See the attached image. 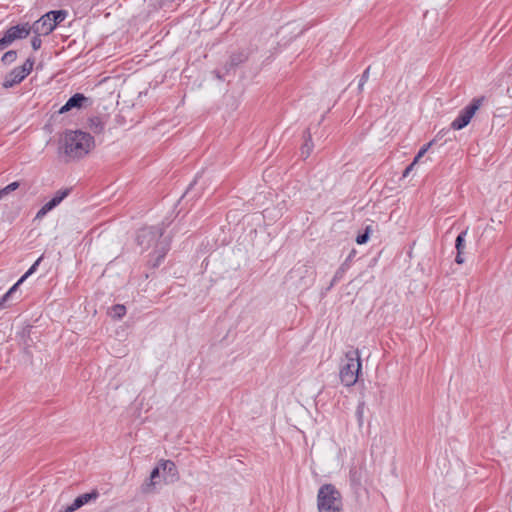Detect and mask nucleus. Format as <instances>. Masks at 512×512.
Instances as JSON below:
<instances>
[{
    "instance_id": "nucleus-1",
    "label": "nucleus",
    "mask_w": 512,
    "mask_h": 512,
    "mask_svg": "<svg viewBox=\"0 0 512 512\" xmlns=\"http://www.w3.org/2000/svg\"><path fill=\"white\" fill-rule=\"evenodd\" d=\"M64 153L70 159L87 155L94 147V138L81 130L67 131L63 139Z\"/></svg>"
},
{
    "instance_id": "nucleus-2",
    "label": "nucleus",
    "mask_w": 512,
    "mask_h": 512,
    "mask_svg": "<svg viewBox=\"0 0 512 512\" xmlns=\"http://www.w3.org/2000/svg\"><path fill=\"white\" fill-rule=\"evenodd\" d=\"M162 236L163 229L158 226L143 228L137 234V243L140 247L149 249L155 246L156 263L154 266L159 265L169 250V244L165 240H161Z\"/></svg>"
},
{
    "instance_id": "nucleus-3",
    "label": "nucleus",
    "mask_w": 512,
    "mask_h": 512,
    "mask_svg": "<svg viewBox=\"0 0 512 512\" xmlns=\"http://www.w3.org/2000/svg\"><path fill=\"white\" fill-rule=\"evenodd\" d=\"M317 508L319 512H342L341 495L332 484H325L319 488Z\"/></svg>"
},
{
    "instance_id": "nucleus-4",
    "label": "nucleus",
    "mask_w": 512,
    "mask_h": 512,
    "mask_svg": "<svg viewBox=\"0 0 512 512\" xmlns=\"http://www.w3.org/2000/svg\"><path fill=\"white\" fill-rule=\"evenodd\" d=\"M360 370L361 360L358 350L348 351L339 373L342 384L347 387L354 385L358 380Z\"/></svg>"
},
{
    "instance_id": "nucleus-5",
    "label": "nucleus",
    "mask_w": 512,
    "mask_h": 512,
    "mask_svg": "<svg viewBox=\"0 0 512 512\" xmlns=\"http://www.w3.org/2000/svg\"><path fill=\"white\" fill-rule=\"evenodd\" d=\"M486 100L485 96L473 98L470 104L462 109L459 115L453 120L451 128L453 130H461L466 127L475 115L476 111L479 110Z\"/></svg>"
},
{
    "instance_id": "nucleus-6",
    "label": "nucleus",
    "mask_w": 512,
    "mask_h": 512,
    "mask_svg": "<svg viewBox=\"0 0 512 512\" xmlns=\"http://www.w3.org/2000/svg\"><path fill=\"white\" fill-rule=\"evenodd\" d=\"M34 66V59L29 57L23 65L15 67L4 78L2 83L5 89L14 87L21 83L32 71Z\"/></svg>"
},
{
    "instance_id": "nucleus-7",
    "label": "nucleus",
    "mask_w": 512,
    "mask_h": 512,
    "mask_svg": "<svg viewBox=\"0 0 512 512\" xmlns=\"http://www.w3.org/2000/svg\"><path fill=\"white\" fill-rule=\"evenodd\" d=\"M50 18L49 12L43 15L40 19L35 21L33 25H30L31 32L38 36L49 35L55 29Z\"/></svg>"
},
{
    "instance_id": "nucleus-8",
    "label": "nucleus",
    "mask_w": 512,
    "mask_h": 512,
    "mask_svg": "<svg viewBox=\"0 0 512 512\" xmlns=\"http://www.w3.org/2000/svg\"><path fill=\"white\" fill-rule=\"evenodd\" d=\"M160 467L164 473V481L166 483H174L179 480V473L175 463L171 460H161Z\"/></svg>"
},
{
    "instance_id": "nucleus-9",
    "label": "nucleus",
    "mask_w": 512,
    "mask_h": 512,
    "mask_svg": "<svg viewBox=\"0 0 512 512\" xmlns=\"http://www.w3.org/2000/svg\"><path fill=\"white\" fill-rule=\"evenodd\" d=\"M31 33L29 23L12 26L5 31V34L14 42L16 40L25 39Z\"/></svg>"
},
{
    "instance_id": "nucleus-10",
    "label": "nucleus",
    "mask_w": 512,
    "mask_h": 512,
    "mask_svg": "<svg viewBox=\"0 0 512 512\" xmlns=\"http://www.w3.org/2000/svg\"><path fill=\"white\" fill-rule=\"evenodd\" d=\"M162 467L156 466L150 473V477L141 485V491L144 494H150L155 491L156 485L160 482V473Z\"/></svg>"
},
{
    "instance_id": "nucleus-11",
    "label": "nucleus",
    "mask_w": 512,
    "mask_h": 512,
    "mask_svg": "<svg viewBox=\"0 0 512 512\" xmlns=\"http://www.w3.org/2000/svg\"><path fill=\"white\" fill-rule=\"evenodd\" d=\"M88 98L81 93H76L71 96L68 101L59 109V114H64L74 108H81Z\"/></svg>"
},
{
    "instance_id": "nucleus-12",
    "label": "nucleus",
    "mask_w": 512,
    "mask_h": 512,
    "mask_svg": "<svg viewBox=\"0 0 512 512\" xmlns=\"http://www.w3.org/2000/svg\"><path fill=\"white\" fill-rule=\"evenodd\" d=\"M71 192L70 188H65L58 190L51 200H49L47 204V208H50L53 210L55 207H57Z\"/></svg>"
},
{
    "instance_id": "nucleus-13",
    "label": "nucleus",
    "mask_w": 512,
    "mask_h": 512,
    "mask_svg": "<svg viewBox=\"0 0 512 512\" xmlns=\"http://www.w3.org/2000/svg\"><path fill=\"white\" fill-rule=\"evenodd\" d=\"M312 150H313V143H312V139H311V134L307 130V131H305L304 143L301 147L302 157L307 158L311 154Z\"/></svg>"
},
{
    "instance_id": "nucleus-14",
    "label": "nucleus",
    "mask_w": 512,
    "mask_h": 512,
    "mask_svg": "<svg viewBox=\"0 0 512 512\" xmlns=\"http://www.w3.org/2000/svg\"><path fill=\"white\" fill-rule=\"evenodd\" d=\"M51 18V22L53 26L56 28L58 24L63 22L67 16V12L65 10H54L49 12Z\"/></svg>"
},
{
    "instance_id": "nucleus-15",
    "label": "nucleus",
    "mask_w": 512,
    "mask_h": 512,
    "mask_svg": "<svg viewBox=\"0 0 512 512\" xmlns=\"http://www.w3.org/2000/svg\"><path fill=\"white\" fill-rule=\"evenodd\" d=\"M18 281L0 298V310L7 307V302L11 299L13 294L17 291L19 285Z\"/></svg>"
},
{
    "instance_id": "nucleus-16",
    "label": "nucleus",
    "mask_w": 512,
    "mask_h": 512,
    "mask_svg": "<svg viewBox=\"0 0 512 512\" xmlns=\"http://www.w3.org/2000/svg\"><path fill=\"white\" fill-rule=\"evenodd\" d=\"M89 127L94 133H101L104 129V124L99 117H93L89 120Z\"/></svg>"
},
{
    "instance_id": "nucleus-17",
    "label": "nucleus",
    "mask_w": 512,
    "mask_h": 512,
    "mask_svg": "<svg viewBox=\"0 0 512 512\" xmlns=\"http://www.w3.org/2000/svg\"><path fill=\"white\" fill-rule=\"evenodd\" d=\"M109 313L113 318L121 319L126 313V308L124 305L116 304V305L112 306Z\"/></svg>"
},
{
    "instance_id": "nucleus-18",
    "label": "nucleus",
    "mask_w": 512,
    "mask_h": 512,
    "mask_svg": "<svg viewBox=\"0 0 512 512\" xmlns=\"http://www.w3.org/2000/svg\"><path fill=\"white\" fill-rule=\"evenodd\" d=\"M17 59V52L15 50H9L1 58V62L4 65H9Z\"/></svg>"
},
{
    "instance_id": "nucleus-19",
    "label": "nucleus",
    "mask_w": 512,
    "mask_h": 512,
    "mask_svg": "<svg viewBox=\"0 0 512 512\" xmlns=\"http://www.w3.org/2000/svg\"><path fill=\"white\" fill-rule=\"evenodd\" d=\"M43 257H39L34 264L28 269V271L18 280L19 283H23L30 275H32L37 267L39 266L40 262L42 261Z\"/></svg>"
},
{
    "instance_id": "nucleus-20",
    "label": "nucleus",
    "mask_w": 512,
    "mask_h": 512,
    "mask_svg": "<svg viewBox=\"0 0 512 512\" xmlns=\"http://www.w3.org/2000/svg\"><path fill=\"white\" fill-rule=\"evenodd\" d=\"M467 234V231H462L456 238V241H455V247H456V250L457 252H459V254H462L463 252V249H464V242H465V236Z\"/></svg>"
},
{
    "instance_id": "nucleus-21",
    "label": "nucleus",
    "mask_w": 512,
    "mask_h": 512,
    "mask_svg": "<svg viewBox=\"0 0 512 512\" xmlns=\"http://www.w3.org/2000/svg\"><path fill=\"white\" fill-rule=\"evenodd\" d=\"M78 497L82 500L83 504L85 505L90 501L96 500L99 497V492L97 490H92L90 493H85Z\"/></svg>"
},
{
    "instance_id": "nucleus-22",
    "label": "nucleus",
    "mask_w": 512,
    "mask_h": 512,
    "mask_svg": "<svg viewBox=\"0 0 512 512\" xmlns=\"http://www.w3.org/2000/svg\"><path fill=\"white\" fill-rule=\"evenodd\" d=\"M19 182H12L3 189L0 190V200L8 195L10 192L15 191L19 187Z\"/></svg>"
},
{
    "instance_id": "nucleus-23",
    "label": "nucleus",
    "mask_w": 512,
    "mask_h": 512,
    "mask_svg": "<svg viewBox=\"0 0 512 512\" xmlns=\"http://www.w3.org/2000/svg\"><path fill=\"white\" fill-rule=\"evenodd\" d=\"M370 226H367L365 231L356 237V243L359 245L365 244L369 239Z\"/></svg>"
},
{
    "instance_id": "nucleus-24",
    "label": "nucleus",
    "mask_w": 512,
    "mask_h": 512,
    "mask_svg": "<svg viewBox=\"0 0 512 512\" xmlns=\"http://www.w3.org/2000/svg\"><path fill=\"white\" fill-rule=\"evenodd\" d=\"M435 142V140L429 142L428 144L424 145L420 150L419 152L417 153V155L415 156L414 158V163H417L420 158H422L425 153L428 151V149L433 145V143Z\"/></svg>"
},
{
    "instance_id": "nucleus-25",
    "label": "nucleus",
    "mask_w": 512,
    "mask_h": 512,
    "mask_svg": "<svg viewBox=\"0 0 512 512\" xmlns=\"http://www.w3.org/2000/svg\"><path fill=\"white\" fill-rule=\"evenodd\" d=\"M12 43L13 41L4 32L2 37H0V51H3L6 48H8Z\"/></svg>"
},
{
    "instance_id": "nucleus-26",
    "label": "nucleus",
    "mask_w": 512,
    "mask_h": 512,
    "mask_svg": "<svg viewBox=\"0 0 512 512\" xmlns=\"http://www.w3.org/2000/svg\"><path fill=\"white\" fill-rule=\"evenodd\" d=\"M369 73H370V67H367L360 78L359 85H358L359 90H362L364 84L368 81Z\"/></svg>"
},
{
    "instance_id": "nucleus-27",
    "label": "nucleus",
    "mask_w": 512,
    "mask_h": 512,
    "mask_svg": "<svg viewBox=\"0 0 512 512\" xmlns=\"http://www.w3.org/2000/svg\"><path fill=\"white\" fill-rule=\"evenodd\" d=\"M244 59V55L240 54V55H232L231 58H230V66L231 67H234L236 65H238L239 63H241Z\"/></svg>"
},
{
    "instance_id": "nucleus-28",
    "label": "nucleus",
    "mask_w": 512,
    "mask_h": 512,
    "mask_svg": "<svg viewBox=\"0 0 512 512\" xmlns=\"http://www.w3.org/2000/svg\"><path fill=\"white\" fill-rule=\"evenodd\" d=\"M41 45H42V40H41L40 36L35 35L31 40L32 48L36 51V50L40 49Z\"/></svg>"
},
{
    "instance_id": "nucleus-29",
    "label": "nucleus",
    "mask_w": 512,
    "mask_h": 512,
    "mask_svg": "<svg viewBox=\"0 0 512 512\" xmlns=\"http://www.w3.org/2000/svg\"><path fill=\"white\" fill-rule=\"evenodd\" d=\"M344 275H345L344 273L340 272V271L337 269V271L335 272V274H334V276H333V278H332V281H331L330 286H329V288H328V289H330V288H331V287H333L337 282H339V281L343 278V276H344Z\"/></svg>"
},
{
    "instance_id": "nucleus-30",
    "label": "nucleus",
    "mask_w": 512,
    "mask_h": 512,
    "mask_svg": "<svg viewBox=\"0 0 512 512\" xmlns=\"http://www.w3.org/2000/svg\"><path fill=\"white\" fill-rule=\"evenodd\" d=\"M49 211H51L50 208H47V204L45 203L41 209L37 212L36 214V218L37 219H40L42 217H44Z\"/></svg>"
},
{
    "instance_id": "nucleus-31",
    "label": "nucleus",
    "mask_w": 512,
    "mask_h": 512,
    "mask_svg": "<svg viewBox=\"0 0 512 512\" xmlns=\"http://www.w3.org/2000/svg\"><path fill=\"white\" fill-rule=\"evenodd\" d=\"M349 259H350V257H349L348 259H346V260H345V261L340 265V267L338 268V270H339L340 272H342V273H344V274H345V273L347 272V270L350 268Z\"/></svg>"
},
{
    "instance_id": "nucleus-32",
    "label": "nucleus",
    "mask_w": 512,
    "mask_h": 512,
    "mask_svg": "<svg viewBox=\"0 0 512 512\" xmlns=\"http://www.w3.org/2000/svg\"><path fill=\"white\" fill-rule=\"evenodd\" d=\"M349 259H350V257H349L348 259H346V260H345V261L340 265V267L338 268V270H339L340 272H342V273H344V274H345V273L347 272V270L350 268Z\"/></svg>"
},
{
    "instance_id": "nucleus-33",
    "label": "nucleus",
    "mask_w": 512,
    "mask_h": 512,
    "mask_svg": "<svg viewBox=\"0 0 512 512\" xmlns=\"http://www.w3.org/2000/svg\"><path fill=\"white\" fill-rule=\"evenodd\" d=\"M71 505L76 511L77 509L81 508L84 504L82 500L79 497H77Z\"/></svg>"
},
{
    "instance_id": "nucleus-34",
    "label": "nucleus",
    "mask_w": 512,
    "mask_h": 512,
    "mask_svg": "<svg viewBox=\"0 0 512 512\" xmlns=\"http://www.w3.org/2000/svg\"><path fill=\"white\" fill-rule=\"evenodd\" d=\"M415 164H416V163H414V161H413L410 165H408V166L406 167V169H405V170H404V172H403V177H407V176L410 174V172L413 170V168H414Z\"/></svg>"
},
{
    "instance_id": "nucleus-35",
    "label": "nucleus",
    "mask_w": 512,
    "mask_h": 512,
    "mask_svg": "<svg viewBox=\"0 0 512 512\" xmlns=\"http://www.w3.org/2000/svg\"><path fill=\"white\" fill-rule=\"evenodd\" d=\"M74 508L72 507V505H68V506H62L60 507L56 512H74Z\"/></svg>"
},
{
    "instance_id": "nucleus-36",
    "label": "nucleus",
    "mask_w": 512,
    "mask_h": 512,
    "mask_svg": "<svg viewBox=\"0 0 512 512\" xmlns=\"http://www.w3.org/2000/svg\"><path fill=\"white\" fill-rule=\"evenodd\" d=\"M455 262L457 264H462L464 262V259L462 257V254H459V252H457V255H456V258H455Z\"/></svg>"
},
{
    "instance_id": "nucleus-37",
    "label": "nucleus",
    "mask_w": 512,
    "mask_h": 512,
    "mask_svg": "<svg viewBox=\"0 0 512 512\" xmlns=\"http://www.w3.org/2000/svg\"><path fill=\"white\" fill-rule=\"evenodd\" d=\"M300 270H301L300 268L299 269H294V270L291 271V274H296V273L300 272Z\"/></svg>"
}]
</instances>
